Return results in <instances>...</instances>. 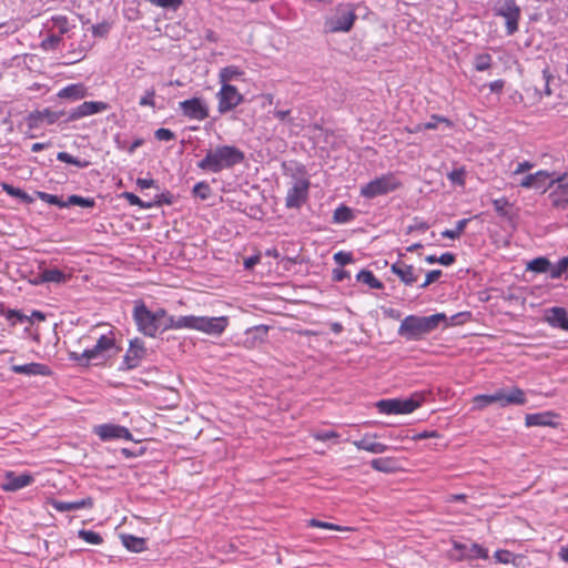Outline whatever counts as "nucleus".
I'll use <instances>...</instances> for the list:
<instances>
[{
    "label": "nucleus",
    "instance_id": "412c9836",
    "mask_svg": "<svg viewBox=\"0 0 568 568\" xmlns=\"http://www.w3.org/2000/svg\"><path fill=\"white\" fill-rule=\"evenodd\" d=\"M10 369L16 374H23L28 376H50L51 368L41 363H28L23 365L13 364Z\"/></svg>",
    "mask_w": 568,
    "mask_h": 568
},
{
    "label": "nucleus",
    "instance_id": "c03bdc74",
    "mask_svg": "<svg viewBox=\"0 0 568 568\" xmlns=\"http://www.w3.org/2000/svg\"><path fill=\"white\" fill-rule=\"evenodd\" d=\"M493 57L489 53H481L475 57L474 68L476 71L483 72L491 67Z\"/></svg>",
    "mask_w": 568,
    "mask_h": 568
},
{
    "label": "nucleus",
    "instance_id": "6ab92c4d",
    "mask_svg": "<svg viewBox=\"0 0 568 568\" xmlns=\"http://www.w3.org/2000/svg\"><path fill=\"white\" fill-rule=\"evenodd\" d=\"M495 399L500 407H506L509 405H525L527 402L525 392L519 387H513L508 392L504 388H500L495 392Z\"/></svg>",
    "mask_w": 568,
    "mask_h": 568
},
{
    "label": "nucleus",
    "instance_id": "e433bc0d",
    "mask_svg": "<svg viewBox=\"0 0 568 568\" xmlns=\"http://www.w3.org/2000/svg\"><path fill=\"white\" fill-rule=\"evenodd\" d=\"M67 207L70 205H78L81 207H93L95 205V201L92 197H83L78 194H72L65 201Z\"/></svg>",
    "mask_w": 568,
    "mask_h": 568
},
{
    "label": "nucleus",
    "instance_id": "a211bd4d",
    "mask_svg": "<svg viewBox=\"0 0 568 568\" xmlns=\"http://www.w3.org/2000/svg\"><path fill=\"white\" fill-rule=\"evenodd\" d=\"M109 109V104L102 101H85L77 108L72 109L67 121L72 122L88 115L103 112Z\"/></svg>",
    "mask_w": 568,
    "mask_h": 568
},
{
    "label": "nucleus",
    "instance_id": "a18cd8bd",
    "mask_svg": "<svg viewBox=\"0 0 568 568\" xmlns=\"http://www.w3.org/2000/svg\"><path fill=\"white\" fill-rule=\"evenodd\" d=\"M192 193L201 200H207L211 196L212 190L207 182L201 181L193 186Z\"/></svg>",
    "mask_w": 568,
    "mask_h": 568
},
{
    "label": "nucleus",
    "instance_id": "20e7f679",
    "mask_svg": "<svg viewBox=\"0 0 568 568\" xmlns=\"http://www.w3.org/2000/svg\"><path fill=\"white\" fill-rule=\"evenodd\" d=\"M402 182L393 173L383 174L361 187V195L365 199H375L398 190Z\"/></svg>",
    "mask_w": 568,
    "mask_h": 568
},
{
    "label": "nucleus",
    "instance_id": "7ed1b4c3",
    "mask_svg": "<svg viewBox=\"0 0 568 568\" xmlns=\"http://www.w3.org/2000/svg\"><path fill=\"white\" fill-rule=\"evenodd\" d=\"M423 399L422 394L415 393L408 398L381 399L376 407L379 413L386 415L409 414L422 405Z\"/></svg>",
    "mask_w": 568,
    "mask_h": 568
},
{
    "label": "nucleus",
    "instance_id": "09e8293b",
    "mask_svg": "<svg viewBox=\"0 0 568 568\" xmlns=\"http://www.w3.org/2000/svg\"><path fill=\"white\" fill-rule=\"evenodd\" d=\"M493 205L496 213L501 217H509L508 206L509 201L506 197L495 199L493 200Z\"/></svg>",
    "mask_w": 568,
    "mask_h": 568
},
{
    "label": "nucleus",
    "instance_id": "c9c22d12",
    "mask_svg": "<svg viewBox=\"0 0 568 568\" xmlns=\"http://www.w3.org/2000/svg\"><path fill=\"white\" fill-rule=\"evenodd\" d=\"M469 219L459 220L456 223V227L454 230H445L442 232V236L444 239L457 240L464 233L467 224L469 223Z\"/></svg>",
    "mask_w": 568,
    "mask_h": 568
},
{
    "label": "nucleus",
    "instance_id": "c85d7f7f",
    "mask_svg": "<svg viewBox=\"0 0 568 568\" xmlns=\"http://www.w3.org/2000/svg\"><path fill=\"white\" fill-rule=\"evenodd\" d=\"M39 276L41 282L58 284L65 282L68 278V275L59 268H44Z\"/></svg>",
    "mask_w": 568,
    "mask_h": 568
},
{
    "label": "nucleus",
    "instance_id": "ddd939ff",
    "mask_svg": "<svg viewBox=\"0 0 568 568\" xmlns=\"http://www.w3.org/2000/svg\"><path fill=\"white\" fill-rule=\"evenodd\" d=\"M182 114L191 120H205L209 116V106L202 98H192L179 103Z\"/></svg>",
    "mask_w": 568,
    "mask_h": 568
},
{
    "label": "nucleus",
    "instance_id": "1a4fd4ad",
    "mask_svg": "<svg viewBox=\"0 0 568 568\" xmlns=\"http://www.w3.org/2000/svg\"><path fill=\"white\" fill-rule=\"evenodd\" d=\"M121 351L120 347L115 345V338L113 333L110 332L109 335H101L97 344L92 348L84 349L83 357H91L95 365L103 363L106 359V354L111 353V355H115Z\"/></svg>",
    "mask_w": 568,
    "mask_h": 568
},
{
    "label": "nucleus",
    "instance_id": "6e6d98bb",
    "mask_svg": "<svg viewBox=\"0 0 568 568\" xmlns=\"http://www.w3.org/2000/svg\"><path fill=\"white\" fill-rule=\"evenodd\" d=\"M42 116L43 122H47L48 124L55 123L61 116L64 115V111H52L50 109H43Z\"/></svg>",
    "mask_w": 568,
    "mask_h": 568
},
{
    "label": "nucleus",
    "instance_id": "423d86ee",
    "mask_svg": "<svg viewBox=\"0 0 568 568\" xmlns=\"http://www.w3.org/2000/svg\"><path fill=\"white\" fill-rule=\"evenodd\" d=\"M357 16L353 3H342L336 7V13L325 22L329 32H348L352 30Z\"/></svg>",
    "mask_w": 568,
    "mask_h": 568
},
{
    "label": "nucleus",
    "instance_id": "9d476101",
    "mask_svg": "<svg viewBox=\"0 0 568 568\" xmlns=\"http://www.w3.org/2000/svg\"><path fill=\"white\" fill-rule=\"evenodd\" d=\"M148 356V349L144 342L135 337L130 341L129 348L126 349L123 361L119 366V371H132L140 366L141 362Z\"/></svg>",
    "mask_w": 568,
    "mask_h": 568
},
{
    "label": "nucleus",
    "instance_id": "3c124183",
    "mask_svg": "<svg viewBox=\"0 0 568 568\" xmlns=\"http://www.w3.org/2000/svg\"><path fill=\"white\" fill-rule=\"evenodd\" d=\"M122 197H124L131 205H138L142 209H151L153 207V203L151 202H145L143 200H141L138 195H135L134 193L132 192H124L122 193Z\"/></svg>",
    "mask_w": 568,
    "mask_h": 568
},
{
    "label": "nucleus",
    "instance_id": "864d4df0",
    "mask_svg": "<svg viewBox=\"0 0 568 568\" xmlns=\"http://www.w3.org/2000/svg\"><path fill=\"white\" fill-rule=\"evenodd\" d=\"M568 270V257H561L555 267L550 266V277L559 278Z\"/></svg>",
    "mask_w": 568,
    "mask_h": 568
},
{
    "label": "nucleus",
    "instance_id": "f257e3e1",
    "mask_svg": "<svg viewBox=\"0 0 568 568\" xmlns=\"http://www.w3.org/2000/svg\"><path fill=\"white\" fill-rule=\"evenodd\" d=\"M245 154L235 145H217L206 151L205 156L197 162V168L204 172L220 173L241 164Z\"/></svg>",
    "mask_w": 568,
    "mask_h": 568
},
{
    "label": "nucleus",
    "instance_id": "bf43d9fd",
    "mask_svg": "<svg viewBox=\"0 0 568 568\" xmlns=\"http://www.w3.org/2000/svg\"><path fill=\"white\" fill-rule=\"evenodd\" d=\"M83 356H84V351L82 353H77V352H70L69 353V358L71 361L77 362L80 366H84V367L90 366L91 363H93L92 358L91 357H83Z\"/></svg>",
    "mask_w": 568,
    "mask_h": 568
},
{
    "label": "nucleus",
    "instance_id": "39448f33",
    "mask_svg": "<svg viewBox=\"0 0 568 568\" xmlns=\"http://www.w3.org/2000/svg\"><path fill=\"white\" fill-rule=\"evenodd\" d=\"M493 12L496 17L505 19L506 33L513 36L519 29L521 9L516 0H497L494 3Z\"/></svg>",
    "mask_w": 568,
    "mask_h": 568
},
{
    "label": "nucleus",
    "instance_id": "a19ab883",
    "mask_svg": "<svg viewBox=\"0 0 568 568\" xmlns=\"http://www.w3.org/2000/svg\"><path fill=\"white\" fill-rule=\"evenodd\" d=\"M556 184L557 186L549 194V197L551 199L554 206L566 209L568 206V196L565 195L564 192L559 190V183Z\"/></svg>",
    "mask_w": 568,
    "mask_h": 568
},
{
    "label": "nucleus",
    "instance_id": "cd10ccee",
    "mask_svg": "<svg viewBox=\"0 0 568 568\" xmlns=\"http://www.w3.org/2000/svg\"><path fill=\"white\" fill-rule=\"evenodd\" d=\"M123 546L133 552H141L146 548V540L133 535H122Z\"/></svg>",
    "mask_w": 568,
    "mask_h": 568
},
{
    "label": "nucleus",
    "instance_id": "37998d69",
    "mask_svg": "<svg viewBox=\"0 0 568 568\" xmlns=\"http://www.w3.org/2000/svg\"><path fill=\"white\" fill-rule=\"evenodd\" d=\"M154 7L165 9L168 11H176L182 4L183 0H146Z\"/></svg>",
    "mask_w": 568,
    "mask_h": 568
},
{
    "label": "nucleus",
    "instance_id": "9b49d317",
    "mask_svg": "<svg viewBox=\"0 0 568 568\" xmlns=\"http://www.w3.org/2000/svg\"><path fill=\"white\" fill-rule=\"evenodd\" d=\"M216 98L219 101L217 111L221 114L232 111L244 100V97L239 92V90L230 83L221 85L220 91L216 93Z\"/></svg>",
    "mask_w": 568,
    "mask_h": 568
},
{
    "label": "nucleus",
    "instance_id": "72a5a7b5",
    "mask_svg": "<svg viewBox=\"0 0 568 568\" xmlns=\"http://www.w3.org/2000/svg\"><path fill=\"white\" fill-rule=\"evenodd\" d=\"M354 219L353 210L344 204H341L335 211L333 215V220L335 223L344 224L348 223Z\"/></svg>",
    "mask_w": 568,
    "mask_h": 568
},
{
    "label": "nucleus",
    "instance_id": "0e129e2a",
    "mask_svg": "<svg viewBox=\"0 0 568 568\" xmlns=\"http://www.w3.org/2000/svg\"><path fill=\"white\" fill-rule=\"evenodd\" d=\"M154 136L159 141H172L175 139V134L170 129L160 128L154 132Z\"/></svg>",
    "mask_w": 568,
    "mask_h": 568
},
{
    "label": "nucleus",
    "instance_id": "6e6552de",
    "mask_svg": "<svg viewBox=\"0 0 568 568\" xmlns=\"http://www.w3.org/2000/svg\"><path fill=\"white\" fill-rule=\"evenodd\" d=\"M229 325V317H209L190 315L189 329H195L209 335L220 336Z\"/></svg>",
    "mask_w": 568,
    "mask_h": 568
},
{
    "label": "nucleus",
    "instance_id": "473e14b6",
    "mask_svg": "<svg viewBox=\"0 0 568 568\" xmlns=\"http://www.w3.org/2000/svg\"><path fill=\"white\" fill-rule=\"evenodd\" d=\"M371 466L373 469L382 473H392L395 470V460L389 457H379L374 458L371 462Z\"/></svg>",
    "mask_w": 568,
    "mask_h": 568
},
{
    "label": "nucleus",
    "instance_id": "052dcab7",
    "mask_svg": "<svg viewBox=\"0 0 568 568\" xmlns=\"http://www.w3.org/2000/svg\"><path fill=\"white\" fill-rule=\"evenodd\" d=\"M155 90L154 89H150V90H146L144 95L141 97L140 101H139V104L141 106H151V108H154L155 106Z\"/></svg>",
    "mask_w": 568,
    "mask_h": 568
},
{
    "label": "nucleus",
    "instance_id": "bb28decb",
    "mask_svg": "<svg viewBox=\"0 0 568 568\" xmlns=\"http://www.w3.org/2000/svg\"><path fill=\"white\" fill-rule=\"evenodd\" d=\"M190 324V315L180 316L175 318L174 316L168 315L163 322H161V332H165L169 329H181L189 328Z\"/></svg>",
    "mask_w": 568,
    "mask_h": 568
},
{
    "label": "nucleus",
    "instance_id": "338daca9",
    "mask_svg": "<svg viewBox=\"0 0 568 568\" xmlns=\"http://www.w3.org/2000/svg\"><path fill=\"white\" fill-rule=\"evenodd\" d=\"M153 203V206H161L162 204H171L172 203V194L170 192H164L156 194L153 200L150 201Z\"/></svg>",
    "mask_w": 568,
    "mask_h": 568
},
{
    "label": "nucleus",
    "instance_id": "f3484780",
    "mask_svg": "<svg viewBox=\"0 0 568 568\" xmlns=\"http://www.w3.org/2000/svg\"><path fill=\"white\" fill-rule=\"evenodd\" d=\"M390 271L393 274L397 275L400 282L406 286H413L417 283L419 274L423 272V268H417L414 265L406 264L402 260H398L390 266Z\"/></svg>",
    "mask_w": 568,
    "mask_h": 568
},
{
    "label": "nucleus",
    "instance_id": "774afa93",
    "mask_svg": "<svg viewBox=\"0 0 568 568\" xmlns=\"http://www.w3.org/2000/svg\"><path fill=\"white\" fill-rule=\"evenodd\" d=\"M442 271L440 270H433V271H429L427 274H426V278L425 281L419 285L420 288H426L428 285H430L432 283L436 282L439 280V277L442 276Z\"/></svg>",
    "mask_w": 568,
    "mask_h": 568
},
{
    "label": "nucleus",
    "instance_id": "aec40b11",
    "mask_svg": "<svg viewBox=\"0 0 568 568\" xmlns=\"http://www.w3.org/2000/svg\"><path fill=\"white\" fill-rule=\"evenodd\" d=\"M558 414L547 410L536 414H527L525 417V425L527 427H534V426H549V427H557L558 426Z\"/></svg>",
    "mask_w": 568,
    "mask_h": 568
},
{
    "label": "nucleus",
    "instance_id": "7c9ffc66",
    "mask_svg": "<svg viewBox=\"0 0 568 568\" xmlns=\"http://www.w3.org/2000/svg\"><path fill=\"white\" fill-rule=\"evenodd\" d=\"M356 280L368 285L371 288L382 290L384 284L373 274L372 271L362 270L357 275Z\"/></svg>",
    "mask_w": 568,
    "mask_h": 568
},
{
    "label": "nucleus",
    "instance_id": "b1692460",
    "mask_svg": "<svg viewBox=\"0 0 568 568\" xmlns=\"http://www.w3.org/2000/svg\"><path fill=\"white\" fill-rule=\"evenodd\" d=\"M546 320L550 326L568 331V312L566 308L559 306L551 307Z\"/></svg>",
    "mask_w": 568,
    "mask_h": 568
},
{
    "label": "nucleus",
    "instance_id": "603ef678",
    "mask_svg": "<svg viewBox=\"0 0 568 568\" xmlns=\"http://www.w3.org/2000/svg\"><path fill=\"white\" fill-rule=\"evenodd\" d=\"M465 174L466 171L464 168H457L450 171L447 175L448 180L456 185L464 186L465 185Z\"/></svg>",
    "mask_w": 568,
    "mask_h": 568
},
{
    "label": "nucleus",
    "instance_id": "de8ad7c7",
    "mask_svg": "<svg viewBox=\"0 0 568 568\" xmlns=\"http://www.w3.org/2000/svg\"><path fill=\"white\" fill-rule=\"evenodd\" d=\"M439 123H445L448 126H453V122L449 119L438 114H433L428 122L423 123V126L425 130H435L438 128Z\"/></svg>",
    "mask_w": 568,
    "mask_h": 568
},
{
    "label": "nucleus",
    "instance_id": "4c0bfd02",
    "mask_svg": "<svg viewBox=\"0 0 568 568\" xmlns=\"http://www.w3.org/2000/svg\"><path fill=\"white\" fill-rule=\"evenodd\" d=\"M57 159L60 161V162H64V163H68V164H72V165H75L78 168H88L90 165V162L87 161V160H80L78 158H74L73 155H71L70 153L68 152H59L58 155H57Z\"/></svg>",
    "mask_w": 568,
    "mask_h": 568
},
{
    "label": "nucleus",
    "instance_id": "dca6fc26",
    "mask_svg": "<svg viewBox=\"0 0 568 568\" xmlns=\"http://www.w3.org/2000/svg\"><path fill=\"white\" fill-rule=\"evenodd\" d=\"M310 182L307 180H297L287 191L285 205L287 209H300L308 195Z\"/></svg>",
    "mask_w": 568,
    "mask_h": 568
},
{
    "label": "nucleus",
    "instance_id": "58836bf2",
    "mask_svg": "<svg viewBox=\"0 0 568 568\" xmlns=\"http://www.w3.org/2000/svg\"><path fill=\"white\" fill-rule=\"evenodd\" d=\"M473 403H474V408L475 409L481 410L485 407H487L488 405H491V404L496 403L495 393L494 394H479V395H476L473 398Z\"/></svg>",
    "mask_w": 568,
    "mask_h": 568
},
{
    "label": "nucleus",
    "instance_id": "4be33fe9",
    "mask_svg": "<svg viewBox=\"0 0 568 568\" xmlns=\"http://www.w3.org/2000/svg\"><path fill=\"white\" fill-rule=\"evenodd\" d=\"M550 178L551 173L540 170L536 173L524 176L519 185L525 189H542L547 185V181Z\"/></svg>",
    "mask_w": 568,
    "mask_h": 568
},
{
    "label": "nucleus",
    "instance_id": "f8f14e48",
    "mask_svg": "<svg viewBox=\"0 0 568 568\" xmlns=\"http://www.w3.org/2000/svg\"><path fill=\"white\" fill-rule=\"evenodd\" d=\"M453 551L450 554V557L455 560L462 561V560H473V559H486L488 557L487 549L481 547L478 544H462L458 541H454L453 544Z\"/></svg>",
    "mask_w": 568,
    "mask_h": 568
},
{
    "label": "nucleus",
    "instance_id": "4d7b16f0",
    "mask_svg": "<svg viewBox=\"0 0 568 568\" xmlns=\"http://www.w3.org/2000/svg\"><path fill=\"white\" fill-rule=\"evenodd\" d=\"M333 258L341 267L354 262L353 254L344 251L335 253Z\"/></svg>",
    "mask_w": 568,
    "mask_h": 568
},
{
    "label": "nucleus",
    "instance_id": "f704fd0d",
    "mask_svg": "<svg viewBox=\"0 0 568 568\" xmlns=\"http://www.w3.org/2000/svg\"><path fill=\"white\" fill-rule=\"evenodd\" d=\"M550 261L546 257L540 256L531 260L527 265V270L536 273H546L548 271L550 272Z\"/></svg>",
    "mask_w": 568,
    "mask_h": 568
},
{
    "label": "nucleus",
    "instance_id": "a878e982",
    "mask_svg": "<svg viewBox=\"0 0 568 568\" xmlns=\"http://www.w3.org/2000/svg\"><path fill=\"white\" fill-rule=\"evenodd\" d=\"M88 95V88L83 83H73L64 87L58 92L61 99L81 100Z\"/></svg>",
    "mask_w": 568,
    "mask_h": 568
},
{
    "label": "nucleus",
    "instance_id": "c756f323",
    "mask_svg": "<svg viewBox=\"0 0 568 568\" xmlns=\"http://www.w3.org/2000/svg\"><path fill=\"white\" fill-rule=\"evenodd\" d=\"M2 190L10 196L19 199L24 204L33 203V197L24 192L22 189L16 187L9 183L3 182Z\"/></svg>",
    "mask_w": 568,
    "mask_h": 568
},
{
    "label": "nucleus",
    "instance_id": "4468645a",
    "mask_svg": "<svg viewBox=\"0 0 568 568\" xmlns=\"http://www.w3.org/2000/svg\"><path fill=\"white\" fill-rule=\"evenodd\" d=\"M94 434L99 436L102 442H110L114 439L132 440V434L125 426L116 424H102L94 427Z\"/></svg>",
    "mask_w": 568,
    "mask_h": 568
},
{
    "label": "nucleus",
    "instance_id": "2eb2a0df",
    "mask_svg": "<svg viewBox=\"0 0 568 568\" xmlns=\"http://www.w3.org/2000/svg\"><path fill=\"white\" fill-rule=\"evenodd\" d=\"M33 483L34 477L29 473L17 475L14 471L8 470L3 475V481L0 484V488L6 493H13L28 487Z\"/></svg>",
    "mask_w": 568,
    "mask_h": 568
},
{
    "label": "nucleus",
    "instance_id": "2f4dec72",
    "mask_svg": "<svg viewBox=\"0 0 568 568\" xmlns=\"http://www.w3.org/2000/svg\"><path fill=\"white\" fill-rule=\"evenodd\" d=\"M243 75V71L236 65H227L220 70V82L223 85Z\"/></svg>",
    "mask_w": 568,
    "mask_h": 568
},
{
    "label": "nucleus",
    "instance_id": "5701e85b",
    "mask_svg": "<svg viewBox=\"0 0 568 568\" xmlns=\"http://www.w3.org/2000/svg\"><path fill=\"white\" fill-rule=\"evenodd\" d=\"M373 438H376V434H366L362 439L354 440L353 444L357 449L366 450L373 454H383L388 450L387 445L375 442Z\"/></svg>",
    "mask_w": 568,
    "mask_h": 568
},
{
    "label": "nucleus",
    "instance_id": "5fc2aeb1",
    "mask_svg": "<svg viewBox=\"0 0 568 568\" xmlns=\"http://www.w3.org/2000/svg\"><path fill=\"white\" fill-rule=\"evenodd\" d=\"M61 41H62L61 36L51 34V36L47 37L44 40H42L41 48L47 51L54 50L60 44Z\"/></svg>",
    "mask_w": 568,
    "mask_h": 568
},
{
    "label": "nucleus",
    "instance_id": "0eeeda50",
    "mask_svg": "<svg viewBox=\"0 0 568 568\" xmlns=\"http://www.w3.org/2000/svg\"><path fill=\"white\" fill-rule=\"evenodd\" d=\"M132 317L140 333L149 337L156 336L161 326L158 324L153 312L148 308L143 301L135 302Z\"/></svg>",
    "mask_w": 568,
    "mask_h": 568
},
{
    "label": "nucleus",
    "instance_id": "79ce46f5",
    "mask_svg": "<svg viewBox=\"0 0 568 568\" xmlns=\"http://www.w3.org/2000/svg\"><path fill=\"white\" fill-rule=\"evenodd\" d=\"M37 196L41 201H43V202H45L48 204L55 205V206H58L60 209L67 207L65 201H63L61 197H59L55 194H50V193H47V192L38 191L37 192Z\"/></svg>",
    "mask_w": 568,
    "mask_h": 568
},
{
    "label": "nucleus",
    "instance_id": "8fccbe9b",
    "mask_svg": "<svg viewBox=\"0 0 568 568\" xmlns=\"http://www.w3.org/2000/svg\"><path fill=\"white\" fill-rule=\"evenodd\" d=\"M6 318L11 323V325L31 321V317L18 310H8L6 313Z\"/></svg>",
    "mask_w": 568,
    "mask_h": 568
},
{
    "label": "nucleus",
    "instance_id": "393cba45",
    "mask_svg": "<svg viewBox=\"0 0 568 568\" xmlns=\"http://www.w3.org/2000/svg\"><path fill=\"white\" fill-rule=\"evenodd\" d=\"M51 506L59 513L73 511L82 508H91L93 506V499L87 497L75 501H62L52 500Z\"/></svg>",
    "mask_w": 568,
    "mask_h": 568
},
{
    "label": "nucleus",
    "instance_id": "e2e57ef3",
    "mask_svg": "<svg viewBox=\"0 0 568 568\" xmlns=\"http://www.w3.org/2000/svg\"><path fill=\"white\" fill-rule=\"evenodd\" d=\"M54 26L59 29L60 34H64L69 31V21L64 16H57L52 18Z\"/></svg>",
    "mask_w": 568,
    "mask_h": 568
},
{
    "label": "nucleus",
    "instance_id": "ea45409f",
    "mask_svg": "<svg viewBox=\"0 0 568 568\" xmlns=\"http://www.w3.org/2000/svg\"><path fill=\"white\" fill-rule=\"evenodd\" d=\"M470 318H471L470 312H459V313L452 315L450 317H447V321H443L442 323H444L445 327H448V326L462 325V324L468 322Z\"/></svg>",
    "mask_w": 568,
    "mask_h": 568
},
{
    "label": "nucleus",
    "instance_id": "680f3d73",
    "mask_svg": "<svg viewBox=\"0 0 568 568\" xmlns=\"http://www.w3.org/2000/svg\"><path fill=\"white\" fill-rule=\"evenodd\" d=\"M568 174L564 173L557 176L556 179H552L549 181V186H552L555 183H559V190L564 192L565 195L568 196V181H567Z\"/></svg>",
    "mask_w": 568,
    "mask_h": 568
},
{
    "label": "nucleus",
    "instance_id": "49530a36",
    "mask_svg": "<svg viewBox=\"0 0 568 568\" xmlns=\"http://www.w3.org/2000/svg\"><path fill=\"white\" fill-rule=\"evenodd\" d=\"M78 535L82 540L91 545H100L103 542L101 535L93 530L81 529Z\"/></svg>",
    "mask_w": 568,
    "mask_h": 568
},
{
    "label": "nucleus",
    "instance_id": "69168bd1",
    "mask_svg": "<svg viewBox=\"0 0 568 568\" xmlns=\"http://www.w3.org/2000/svg\"><path fill=\"white\" fill-rule=\"evenodd\" d=\"M110 31V24L106 22L98 23L91 27V32L94 37L103 38Z\"/></svg>",
    "mask_w": 568,
    "mask_h": 568
},
{
    "label": "nucleus",
    "instance_id": "13d9d810",
    "mask_svg": "<svg viewBox=\"0 0 568 568\" xmlns=\"http://www.w3.org/2000/svg\"><path fill=\"white\" fill-rule=\"evenodd\" d=\"M43 122L42 111L36 110L27 116V124L30 129H36Z\"/></svg>",
    "mask_w": 568,
    "mask_h": 568
},
{
    "label": "nucleus",
    "instance_id": "f03ea898",
    "mask_svg": "<svg viewBox=\"0 0 568 568\" xmlns=\"http://www.w3.org/2000/svg\"><path fill=\"white\" fill-rule=\"evenodd\" d=\"M443 321H447L445 313H436L429 316L408 315L402 321L398 335L407 341H420L437 329Z\"/></svg>",
    "mask_w": 568,
    "mask_h": 568
}]
</instances>
